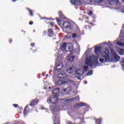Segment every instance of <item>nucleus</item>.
<instances>
[{
    "mask_svg": "<svg viewBox=\"0 0 124 124\" xmlns=\"http://www.w3.org/2000/svg\"><path fill=\"white\" fill-rule=\"evenodd\" d=\"M38 102H39V100H38L37 98H35L32 101L29 105H30L31 107H32L33 106H35V105H36Z\"/></svg>",
    "mask_w": 124,
    "mask_h": 124,
    "instance_id": "10",
    "label": "nucleus"
},
{
    "mask_svg": "<svg viewBox=\"0 0 124 124\" xmlns=\"http://www.w3.org/2000/svg\"><path fill=\"white\" fill-rule=\"evenodd\" d=\"M84 28L85 30H91V27L88 25H85Z\"/></svg>",
    "mask_w": 124,
    "mask_h": 124,
    "instance_id": "30",
    "label": "nucleus"
},
{
    "mask_svg": "<svg viewBox=\"0 0 124 124\" xmlns=\"http://www.w3.org/2000/svg\"><path fill=\"white\" fill-rule=\"evenodd\" d=\"M63 15V14H62V11L59 12V15L60 17V16H61L62 15Z\"/></svg>",
    "mask_w": 124,
    "mask_h": 124,
    "instance_id": "35",
    "label": "nucleus"
},
{
    "mask_svg": "<svg viewBox=\"0 0 124 124\" xmlns=\"http://www.w3.org/2000/svg\"><path fill=\"white\" fill-rule=\"evenodd\" d=\"M47 36L49 37H52L54 35V31L52 29H49L47 31Z\"/></svg>",
    "mask_w": 124,
    "mask_h": 124,
    "instance_id": "11",
    "label": "nucleus"
},
{
    "mask_svg": "<svg viewBox=\"0 0 124 124\" xmlns=\"http://www.w3.org/2000/svg\"><path fill=\"white\" fill-rule=\"evenodd\" d=\"M58 100L59 99L56 98H48L47 99L48 103H51L52 104H53L50 106V110L53 111V115H54V116H58V114H56L55 111H56V109H57V102H58Z\"/></svg>",
    "mask_w": 124,
    "mask_h": 124,
    "instance_id": "2",
    "label": "nucleus"
},
{
    "mask_svg": "<svg viewBox=\"0 0 124 124\" xmlns=\"http://www.w3.org/2000/svg\"><path fill=\"white\" fill-rule=\"evenodd\" d=\"M124 3V0H121Z\"/></svg>",
    "mask_w": 124,
    "mask_h": 124,
    "instance_id": "49",
    "label": "nucleus"
},
{
    "mask_svg": "<svg viewBox=\"0 0 124 124\" xmlns=\"http://www.w3.org/2000/svg\"><path fill=\"white\" fill-rule=\"evenodd\" d=\"M93 62L94 66H97L98 63H99V62H98V60L93 61Z\"/></svg>",
    "mask_w": 124,
    "mask_h": 124,
    "instance_id": "23",
    "label": "nucleus"
},
{
    "mask_svg": "<svg viewBox=\"0 0 124 124\" xmlns=\"http://www.w3.org/2000/svg\"><path fill=\"white\" fill-rule=\"evenodd\" d=\"M89 16H92V15H93V12L92 11H90L89 14H88Z\"/></svg>",
    "mask_w": 124,
    "mask_h": 124,
    "instance_id": "39",
    "label": "nucleus"
},
{
    "mask_svg": "<svg viewBox=\"0 0 124 124\" xmlns=\"http://www.w3.org/2000/svg\"><path fill=\"white\" fill-rule=\"evenodd\" d=\"M109 50L107 48H105L104 51L102 52V57L104 58V59L100 58L99 59L100 62L102 63L106 62H112V58L109 57Z\"/></svg>",
    "mask_w": 124,
    "mask_h": 124,
    "instance_id": "1",
    "label": "nucleus"
},
{
    "mask_svg": "<svg viewBox=\"0 0 124 124\" xmlns=\"http://www.w3.org/2000/svg\"><path fill=\"white\" fill-rule=\"evenodd\" d=\"M57 22L58 25H61V24H62V21H61V20H57Z\"/></svg>",
    "mask_w": 124,
    "mask_h": 124,
    "instance_id": "36",
    "label": "nucleus"
},
{
    "mask_svg": "<svg viewBox=\"0 0 124 124\" xmlns=\"http://www.w3.org/2000/svg\"><path fill=\"white\" fill-rule=\"evenodd\" d=\"M43 34L44 36H46V34H47V31H44Z\"/></svg>",
    "mask_w": 124,
    "mask_h": 124,
    "instance_id": "34",
    "label": "nucleus"
},
{
    "mask_svg": "<svg viewBox=\"0 0 124 124\" xmlns=\"http://www.w3.org/2000/svg\"><path fill=\"white\" fill-rule=\"evenodd\" d=\"M61 47L62 49H65V48H66V44L64 43Z\"/></svg>",
    "mask_w": 124,
    "mask_h": 124,
    "instance_id": "29",
    "label": "nucleus"
},
{
    "mask_svg": "<svg viewBox=\"0 0 124 124\" xmlns=\"http://www.w3.org/2000/svg\"><path fill=\"white\" fill-rule=\"evenodd\" d=\"M93 70L89 71L87 73V76H90V75H93Z\"/></svg>",
    "mask_w": 124,
    "mask_h": 124,
    "instance_id": "27",
    "label": "nucleus"
},
{
    "mask_svg": "<svg viewBox=\"0 0 124 124\" xmlns=\"http://www.w3.org/2000/svg\"><path fill=\"white\" fill-rule=\"evenodd\" d=\"M108 3L110 5H114V4H116V5H118V4H120V0H108Z\"/></svg>",
    "mask_w": 124,
    "mask_h": 124,
    "instance_id": "6",
    "label": "nucleus"
},
{
    "mask_svg": "<svg viewBox=\"0 0 124 124\" xmlns=\"http://www.w3.org/2000/svg\"><path fill=\"white\" fill-rule=\"evenodd\" d=\"M67 124H73L71 121H67L66 123Z\"/></svg>",
    "mask_w": 124,
    "mask_h": 124,
    "instance_id": "41",
    "label": "nucleus"
},
{
    "mask_svg": "<svg viewBox=\"0 0 124 124\" xmlns=\"http://www.w3.org/2000/svg\"><path fill=\"white\" fill-rule=\"evenodd\" d=\"M70 2L73 4V5H81L82 2L79 0H70Z\"/></svg>",
    "mask_w": 124,
    "mask_h": 124,
    "instance_id": "4",
    "label": "nucleus"
},
{
    "mask_svg": "<svg viewBox=\"0 0 124 124\" xmlns=\"http://www.w3.org/2000/svg\"><path fill=\"white\" fill-rule=\"evenodd\" d=\"M72 37H73V38H76L77 37V35L74 33L72 34Z\"/></svg>",
    "mask_w": 124,
    "mask_h": 124,
    "instance_id": "31",
    "label": "nucleus"
},
{
    "mask_svg": "<svg viewBox=\"0 0 124 124\" xmlns=\"http://www.w3.org/2000/svg\"><path fill=\"white\" fill-rule=\"evenodd\" d=\"M78 80H80V77H78Z\"/></svg>",
    "mask_w": 124,
    "mask_h": 124,
    "instance_id": "52",
    "label": "nucleus"
},
{
    "mask_svg": "<svg viewBox=\"0 0 124 124\" xmlns=\"http://www.w3.org/2000/svg\"><path fill=\"white\" fill-rule=\"evenodd\" d=\"M66 90H67V88L64 89L63 90V92L64 93H65V92H66Z\"/></svg>",
    "mask_w": 124,
    "mask_h": 124,
    "instance_id": "44",
    "label": "nucleus"
},
{
    "mask_svg": "<svg viewBox=\"0 0 124 124\" xmlns=\"http://www.w3.org/2000/svg\"><path fill=\"white\" fill-rule=\"evenodd\" d=\"M34 45H35V44H34V43H31V47H34Z\"/></svg>",
    "mask_w": 124,
    "mask_h": 124,
    "instance_id": "42",
    "label": "nucleus"
},
{
    "mask_svg": "<svg viewBox=\"0 0 124 124\" xmlns=\"http://www.w3.org/2000/svg\"><path fill=\"white\" fill-rule=\"evenodd\" d=\"M52 93L53 94L54 97L52 98H57L58 96L60 95V88H57L53 91Z\"/></svg>",
    "mask_w": 124,
    "mask_h": 124,
    "instance_id": "3",
    "label": "nucleus"
},
{
    "mask_svg": "<svg viewBox=\"0 0 124 124\" xmlns=\"http://www.w3.org/2000/svg\"><path fill=\"white\" fill-rule=\"evenodd\" d=\"M27 9L30 13V16H33V13H32V11L30 10V8H27Z\"/></svg>",
    "mask_w": 124,
    "mask_h": 124,
    "instance_id": "25",
    "label": "nucleus"
},
{
    "mask_svg": "<svg viewBox=\"0 0 124 124\" xmlns=\"http://www.w3.org/2000/svg\"><path fill=\"white\" fill-rule=\"evenodd\" d=\"M87 83H88V82H87V81H84V84H87Z\"/></svg>",
    "mask_w": 124,
    "mask_h": 124,
    "instance_id": "47",
    "label": "nucleus"
},
{
    "mask_svg": "<svg viewBox=\"0 0 124 124\" xmlns=\"http://www.w3.org/2000/svg\"><path fill=\"white\" fill-rule=\"evenodd\" d=\"M85 63L87 65H90V67H93V63L91 59H87V61Z\"/></svg>",
    "mask_w": 124,
    "mask_h": 124,
    "instance_id": "13",
    "label": "nucleus"
},
{
    "mask_svg": "<svg viewBox=\"0 0 124 124\" xmlns=\"http://www.w3.org/2000/svg\"><path fill=\"white\" fill-rule=\"evenodd\" d=\"M48 76H49V75H48V74L46 75V77H48Z\"/></svg>",
    "mask_w": 124,
    "mask_h": 124,
    "instance_id": "50",
    "label": "nucleus"
},
{
    "mask_svg": "<svg viewBox=\"0 0 124 124\" xmlns=\"http://www.w3.org/2000/svg\"><path fill=\"white\" fill-rule=\"evenodd\" d=\"M57 85H63V84H64V81L60 80L57 81Z\"/></svg>",
    "mask_w": 124,
    "mask_h": 124,
    "instance_id": "21",
    "label": "nucleus"
},
{
    "mask_svg": "<svg viewBox=\"0 0 124 124\" xmlns=\"http://www.w3.org/2000/svg\"><path fill=\"white\" fill-rule=\"evenodd\" d=\"M102 47L101 46H97L94 48V53L95 55H99L101 53Z\"/></svg>",
    "mask_w": 124,
    "mask_h": 124,
    "instance_id": "9",
    "label": "nucleus"
},
{
    "mask_svg": "<svg viewBox=\"0 0 124 124\" xmlns=\"http://www.w3.org/2000/svg\"><path fill=\"white\" fill-rule=\"evenodd\" d=\"M68 50L69 52H72L73 51V47L72 46H69L68 47Z\"/></svg>",
    "mask_w": 124,
    "mask_h": 124,
    "instance_id": "26",
    "label": "nucleus"
},
{
    "mask_svg": "<svg viewBox=\"0 0 124 124\" xmlns=\"http://www.w3.org/2000/svg\"><path fill=\"white\" fill-rule=\"evenodd\" d=\"M77 99H78V97H75L70 99H66L65 101L66 102H70V101H74V100H77Z\"/></svg>",
    "mask_w": 124,
    "mask_h": 124,
    "instance_id": "18",
    "label": "nucleus"
},
{
    "mask_svg": "<svg viewBox=\"0 0 124 124\" xmlns=\"http://www.w3.org/2000/svg\"><path fill=\"white\" fill-rule=\"evenodd\" d=\"M13 106H14L15 108L19 107V105H18V104H13Z\"/></svg>",
    "mask_w": 124,
    "mask_h": 124,
    "instance_id": "38",
    "label": "nucleus"
},
{
    "mask_svg": "<svg viewBox=\"0 0 124 124\" xmlns=\"http://www.w3.org/2000/svg\"><path fill=\"white\" fill-rule=\"evenodd\" d=\"M57 77L58 78H59V79H63V80H65V79L67 78V76L64 73H61L58 75Z\"/></svg>",
    "mask_w": 124,
    "mask_h": 124,
    "instance_id": "7",
    "label": "nucleus"
},
{
    "mask_svg": "<svg viewBox=\"0 0 124 124\" xmlns=\"http://www.w3.org/2000/svg\"><path fill=\"white\" fill-rule=\"evenodd\" d=\"M63 27L65 29H72V26H71V24L68 21H64L63 23Z\"/></svg>",
    "mask_w": 124,
    "mask_h": 124,
    "instance_id": "5",
    "label": "nucleus"
},
{
    "mask_svg": "<svg viewBox=\"0 0 124 124\" xmlns=\"http://www.w3.org/2000/svg\"><path fill=\"white\" fill-rule=\"evenodd\" d=\"M122 63H123V66L124 67V62H123Z\"/></svg>",
    "mask_w": 124,
    "mask_h": 124,
    "instance_id": "46",
    "label": "nucleus"
},
{
    "mask_svg": "<svg viewBox=\"0 0 124 124\" xmlns=\"http://www.w3.org/2000/svg\"><path fill=\"white\" fill-rule=\"evenodd\" d=\"M90 25H93V23H92V22L90 23Z\"/></svg>",
    "mask_w": 124,
    "mask_h": 124,
    "instance_id": "53",
    "label": "nucleus"
},
{
    "mask_svg": "<svg viewBox=\"0 0 124 124\" xmlns=\"http://www.w3.org/2000/svg\"><path fill=\"white\" fill-rule=\"evenodd\" d=\"M12 42V39H10L9 40V43H10V44H11V43Z\"/></svg>",
    "mask_w": 124,
    "mask_h": 124,
    "instance_id": "45",
    "label": "nucleus"
},
{
    "mask_svg": "<svg viewBox=\"0 0 124 124\" xmlns=\"http://www.w3.org/2000/svg\"><path fill=\"white\" fill-rule=\"evenodd\" d=\"M124 49L122 48L119 51V54L121 55V56H124Z\"/></svg>",
    "mask_w": 124,
    "mask_h": 124,
    "instance_id": "22",
    "label": "nucleus"
},
{
    "mask_svg": "<svg viewBox=\"0 0 124 124\" xmlns=\"http://www.w3.org/2000/svg\"><path fill=\"white\" fill-rule=\"evenodd\" d=\"M62 67H61V68H56V70H57V71H60V70H62Z\"/></svg>",
    "mask_w": 124,
    "mask_h": 124,
    "instance_id": "40",
    "label": "nucleus"
},
{
    "mask_svg": "<svg viewBox=\"0 0 124 124\" xmlns=\"http://www.w3.org/2000/svg\"><path fill=\"white\" fill-rule=\"evenodd\" d=\"M60 17L61 19H62V20H64L65 19V16H64V15H62V16H60Z\"/></svg>",
    "mask_w": 124,
    "mask_h": 124,
    "instance_id": "32",
    "label": "nucleus"
},
{
    "mask_svg": "<svg viewBox=\"0 0 124 124\" xmlns=\"http://www.w3.org/2000/svg\"><path fill=\"white\" fill-rule=\"evenodd\" d=\"M50 25L51 27H53L54 25H55V23L51 22L50 23Z\"/></svg>",
    "mask_w": 124,
    "mask_h": 124,
    "instance_id": "37",
    "label": "nucleus"
},
{
    "mask_svg": "<svg viewBox=\"0 0 124 124\" xmlns=\"http://www.w3.org/2000/svg\"><path fill=\"white\" fill-rule=\"evenodd\" d=\"M59 66H60V64H58L57 66V67H59Z\"/></svg>",
    "mask_w": 124,
    "mask_h": 124,
    "instance_id": "48",
    "label": "nucleus"
},
{
    "mask_svg": "<svg viewBox=\"0 0 124 124\" xmlns=\"http://www.w3.org/2000/svg\"><path fill=\"white\" fill-rule=\"evenodd\" d=\"M24 32L26 33V31H24Z\"/></svg>",
    "mask_w": 124,
    "mask_h": 124,
    "instance_id": "54",
    "label": "nucleus"
},
{
    "mask_svg": "<svg viewBox=\"0 0 124 124\" xmlns=\"http://www.w3.org/2000/svg\"><path fill=\"white\" fill-rule=\"evenodd\" d=\"M52 120L53 122H53L54 124H61V121H60V119L59 118L54 116L52 118Z\"/></svg>",
    "mask_w": 124,
    "mask_h": 124,
    "instance_id": "12",
    "label": "nucleus"
},
{
    "mask_svg": "<svg viewBox=\"0 0 124 124\" xmlns=\"http://www.w3.org/2000/svg\"><path fill=\"white\" fill-rule=\"evenodd\" d=\"M83 68L85 71H87L88 70V69L89 68V66H83Z\"/></svg>",
    "mask_w": 124,
    "mask_h": 124,
    "instance_id": "33",
    "label": "nucleus"
},
{
    "mask_svg": "<svg viewBox=\"0 0 124 124\" xmlns=\"http://www.w3.org/2000/svg\"><path fill=\"white\" fill-rule=\"evenodd\" d=\"M14 0V1H16L19 0Z\"/></svg>",
    "mask_w": 124,
    "mask_h": 124,
    "instance_id": "51",
    "label": "nucleus"
},
{
    "mask_svg": "<svg viewBox=\"0 0 124 124\" xmlns=\"http://www.w3.org/2000/svg\"><path fill=\"white\" fill-rule=\"evenodd\" d=\"M82 1H84V0H82Z\"/></svg>",
    "mask_w": 124,
    "mask_h": 124,
    "instance_id": "55",
    "label": "nucleus"
},
{
    "mask_svg": "<svg viewBox=\"0 0 124 124\" xmlns=\"http://www.w3.org/2000/svg\"><path fill=\"white\" fill-rule=\"evenodd\" d=\"M29 105H27L24 108L23 113L25 116H26V115H27L28 113H29V111H30V108L29 107Z\"/></svg>",
    "mask_w": 124,
    "mask_h": 124,
    "instance_id": "14",
    "label": "nucleus"
},
{
    "mask_svg": "<svg viewBox=\"0 0 124 124\" xmlns=\"http://www.w3.org/2000/svg\"><path fill=\"white\" fill-rule=\"evenodd\" d=\"M66 71L68 72V73H69V74H72V73L74 72L73 69H72L71 67H70L69 69L66 70Z\"/></svg>",
    "mask_w": 124,
    "mask_h": 124,
    "instance_id": "19",
    "label": "nucleus"
},
{
    "mask_svg": "<svg viewBox=\"0 0 124 124\" xmlns=\"http://www.w3.org/2000/svg\"><path fill=\"white\" fill-rule=\"evenodd\" d=\"M94 121L96 124H101L102 123V118H95Z\"/></svg>",
    "mask_w": 124,
    "mask_h": 124,
    "instance_id": "17",
    "label": "nucleus"
},
{
    "mask_svg": "<svg viewBox=\"0 0 124 124\" xmlns=\"http://www.w3.org/2000/svg\"><path fill=\"white\" fill-rule=\"evenodd\" d=\"M33 24V21H31V22H29V25H32Z\"/></svg>",
    "mask_w": 124,
    "mask_h": 124,
    "instance_id": "43",
    "label": "nucleus"
},
{
    "mask_svg": "<svg viewBox=\"0 0 124 124\" xmlns=\"http://www.w3.org/2000/svg\"><path fill=\"white\" fill-rule=\"evenodd\" d=\"M112 61L114 60V62H119L120 60V57L118 54H112V58L111 59Z\"/></svg>",
    "mask_w": 124,
    "mask_h": 124,
    "instance_id": "8",
    "label": "nucleus"
},
{
    "mask_svg": "<svg viewBox=\"0 0 124 124\" xmlns=\"http://www.w3.org/2000/svg\"><path fill=\"white\" fill-rule=\"evenodd\" d=\"M92 59L93 62H94V61H98V57L96 55H92Z\"/></svg>",
    "mask_w": 124,
    "mask_h": 124,
    "instance_id": "20",
    "label": "nucleus"
},
{
    "mask_svg": "<svg viewBox=\"0 0 124 124\" xmlns=\"http://www.w3.org/2000/svg\"><path fill=\"white\" fill-rule=\"evenodd\" d=\"M94 1L96 3H101L103 1V0H94Z\"/></svg>",
    "mask_w": 124,
    "mask_h": 124,
    "instance_id": "28",
    "label": "nucleus"
},
{
    "mask_svg": "<svg viewBox=\"0 0 124 124\" xmlns=\"http://www.w3.org/2000/svg\"><path fill=\"white\" fill-rule=\"evenodd\" d=\"M117 45H119V46H124V43L121 41H119L117 43Z\"/></svg>",
    "mask_w": 124,
    "mask_h": 124,
    "instance_id": "24",
    "label": "nucleus"
},
{
    "mask_svg": "<svg viewBox=\"0 0 124 124\" xmlns=\"http://www.w3.org/2000/svg\"><path fill=\"white\" fill-rule=\"evenodd\" d=\"M84 106H86V103L83 102H80L76 105V107H79V108H81V107H83Z\"/></svg>",
    "mask_w": 124,
    "mask_h": 124,
    "instance_id": "16",
    "label": "nucleus"
},
{
    "mask_svg": "<svg viewBox=\"0 0 124 124\" xmlns=\"http://www.w3.org/2000/svg\"><path fill=\"white\" fill-rule=\"evenodd\" d=\"M74 59H75V56H68L67 58L68 62H72L74 61Z\"/></svg>",
    "mask_w": 124,
    "mask_h": 124,
    "instance_id": "15",
    "label": "nucleus"
}]
</instances>
